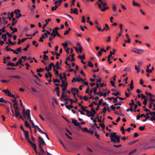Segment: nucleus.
<instances>
[{
    "label": "nucleus",
    "instance_id": "nucleus-45",
    "mask_svg": "<svg viewBox=\"0 0 155 155\" xmlns=\"http://www.w3.org/2000/svg\"><path fill=\"white\" fill-rule=\"evenodd\" d=\"M145 127V125H144L143 127H139V129L141 131H143L144 130Z\"/></svg>",
    "mask_w": 155,
    "mask_h": 155
},
{
    "label": "nucleus",
    "instance_id": "nucleus-37",
    "mask_svg": "<svg viewBox=\"0 0 155 155\" xmlns=\"http://www.w3.org/2000/svg\"><path fill=\"white\" fill-rule=\"evenodd\" d=\"M11 78H17L18 79H20L21 78L20 77L17 76H12L11 77Z\"/></svg>",
    "mask_w": 155,
    "mask_h": 155
},
{
    "label": "nucleus",
    "instance_id": "nucleus-3",
    "mask_svg": "<svg viewBox=\"0 0 155 155\" xmlns=\"http://www.w3.org/2000/svg\"><path fill=\"white\" fill-rule=\"evenodd\" d=\"M131 51L133 52L140 54H142L143 53L144 50L141 49H138L137 48L132 49Z\"/></svg>",
    "mask_w": 155,
    "mask_h": 155
},
{
    "label": "nucleus",
    "instance_id": "nucleus-54",
    "mask_svg": "<svg viewBox=\"0 0 155 155\" xmlns=\"http://www.w3.org/2000/svg\"><path fill=\"white\" fill-rule=\"evenodd\" d=\"M84 81L83 79L82 78H77V81L78 82H80L81 81L82 82H83Z\"/></svg>",
    "mask_w": 155,
    "mask_h": 155
},
{
    "label": "nucleus",
    "instance_id": "nucleus-57",
    "mask_svg": "<svg viewBox=\"0 0 155 155\" xmlns=\"http://www.w3.org/2000/svg\"><path fill=\"white\" fill-rule=\"evenodd\" d=\"M43 58L44 59H46V60H48V56L45 54H44L43 55Z\"/></svg>",
    "mask_w": 155,
    "mask_h": 155
},
{
    "label": "nucleus",
    "instance_id": "nucleus-39",
    "mask_svg": "<svg viewBox=\"0 0 155 155\" xmlns=\"http://www.w3.org/2000/svg\"><path fill=\"white\" fill-rule=\"evenodd\" d=\"M30 45L29 44H28L27 45V47L25 48L24 49H23L22 50H24L25 51H26L27 50L28 48L30 46Z\"/></svg>",
    "mask_w": 155,
    "mask_h": 155
},
{
    "label": "nucleus",
    "instance_id": "nucleus-46",
    "mask_svg": "<svg viewBox=\"0 0 155 155\" xmlns=\"http://www.w3.org/2000/svg\"><path fill=\"white\" fill-rule=\"evenodd\" d=\"M75 60V59L74 58H72L71 59L70 57L68 56V61H70L71 62H73Z\"/></svg>",
    "mask_w": 155,
    "mask_h": 155
},
{
    "label": "nucleus",
    "instance_id": "nucleus-16",
    "mask_svg": "<svg viewBox=\"0 0 155 155\" xmlns=\"http://www.w3.org/2000/svg\"><path fill=\"white\" fill-rule=\"evenodd\" d=\"M51 20V19L50 18H48L47 20H45V21L46 22V24H44L42 28L43 29H44L46 27L47 25L48 24V22L49 21H50Z\"/></svg>",
    "mask_w": 155,
    "mask_h": 155
},
{
    "label": "nucleus",
    "instance_id": "nucleus-36",
    "mask_svg": "<svg viewBox=\"0 0 155 155\" xmlns=\"http://www.w3.org/2000/svg\"><path fill=\"white\" fill-rule=\"evenodd\" d=\"M62 1V0H59L56 1L55 2L54 4H57L58 3H59V4H60Z\"/></svg>",
    "mask_w": 155,
    "mask_h": 155
},
{
    "label": "nucleus",
    "instance_id": "nucleus-47",
    "mask_svg": "<svg viewBox=\"0 0 155 155\" xmlns=\"http://www.w3.org/2000/svg\"><path fill=\"white\" fill-rule=\"evenodd\" d=\"M136 150H137V149H135L131 151V152H129V155H130L132 153L135 152L136 151Z\"/></svg>",
    "mask_w": 155,
    "mask_h": 155
},
{
    "label": "nucleus",
    "instance_id": "nucleus-7",
    "mask_svg": "<svg viewBox=\"0 0 155 155\" xmlns=\"http://www.w3.org/2000/svg\"><path fill=\"white\" fill-rule=\"evenodd\" d=\"M67 86H66L63 87V88L62 89V93L61 98L60 99H61L62 98H63L64 97H66V96L65 95V91L66 90Z\"/></svg>",
    "mask_w": 155,
    "mask_h": 155
},
{
    "label": "nucleus",
    "instance_id": "nucleus-11",
    "mask_svg": "<svg viewBox=\"0 0 155 155\" xmlns=\"http://www.w3.org/2000/svg\"><path fill=\"white\" fill-rule=\"evenodd\" d=\"M2 91L8 96H11L12 94L11 92L8 90H2Z\"/></svg>",
    "mask_w": 155,
    "mask_h": 155
},
{
    "label": "nucleus",
    "instance_id": "nucleus-34",
    "mask_svg": "<svg viewBox=\"0 0 155 155\" xmlns=\"http://www.w3.org/2000/svg\"><path fill=\"white\" fill-rule=\"evenodd\" d=\"M20 11L18 9L15 10L14 11V13L17 15H18V13H20Z\"/></svg>",
    "mask_w": 155,
    "mask_h": 155
},
{
    "label": "nucleus",
    "instance_id": "nucleus-48",
    "mask_svg": "<svg viewBox=\"0 0 155 155\" xmlns=\"http://www.w3.org/2000/svg\"><path fill=\"white\" fill-rule=\"evenodd\" d=\"M110 108L111 110H114L115 109V107L113 105H112L110 107Z\"/></svg>",
    "mask_w": 155,
    "mask_h": 155
},
{
    "label": "nucleus",
    "instance_id": "nucleus-64",
    "mask_svg": "<svg viewBox=\"0 0 155 155\" xmlns=\"http://www.w3.org/2000/svg\"><path fill=\"white\" fill-rule=\"evenodd\" d=\"M102 54V52L101 50H100L98 51L97 56H101Z\"/></svg>",
    "mask_w": 155,
    "mask_h": 155
},
{
    "label": "nucleus",
    "instance_id": "nucleus-56",
    "mask_svg": "<svg viewBox=\"0 0 155 155\" xmlns=\"http://www.w3.org/2000/svg\"><path fill=\"white\" fill-rule=\"evenodd\" d=\"M150 120L151 121L155 120V117L154 115H153L150 118Z\"/></svg>",
    "mask_w": 155,
    "mask_h": 155
},
{
    "label": "nucleus",
    "instance_id": "nucleus-26",
    "mask_svg": "<svg viewBox=\"0 0 155 155\" xmlns=\"http://www.w3.org/2000/svg\"><path fill=\"white\" fill-rule=\"evenodd\" d=\"M15 117L16 118H18V117L20 114L19 111H15Z\"/></svg>",
    "mask_w": 155,
    "mask_h": 155
},
{
    "label": "nucleus",
    "instance_id": "nucleus-62",
    "mask_svg": "<svg viewBox=\"0 0 155 155\" xmlns=\"http://www.w3.org/2000/svg\"><path fill=\"white\" fill-rule=\"evenodd\" d=\"M10 59V57L8 56H7V57H4V58H3V60H6V59H7V60H9Z\"/></svg>",
    "mask_w": 155,
    "mask_h": 155
},
{
    "label": "nucleus",
    "instance_id": "nucleus-49",
    "mask_svg": "<svg viewBox=\"0 0 155 155\" xmlns=\"http://www.w3.org/2000/svg\"><path fill=\"white\" fill-rule=\"evenodd\" d=\"M112 94L114 95H115V96H117L118 95H120V94L119 92H117L116 93H112Z\"/></svg>",
    "mask_w": 155,
    "mask_h": 155
},
{
    "label": "nucleus",
    "instance_id": "nucleus-21",
    "mask_svg": "<svg viewBox=\"0 0 155 155\" xmlns=\"http://www.w3.org/2000/svg\"><path fill=\"white\" fill-rule=\"evenodd\" d=\"M53 66H54V64L53 63H51L49 65L48 68L47 69H48L49 71V70H51L52 68V67Z\"/></svg>",
    "mask_w": 155,
    "mask_h": 155
},
{
    "label": "nucleus",
    "instance_id": "nucleus-44",
    "mask_svg": "<svg viewBox=\"0 0 155 155\" xmlns=\"http://www.w3.org/2000/svg\"><path fill=\"white\" fill-rule=\"evenodd\" d=\"M87 149L88 151V152L90 153H92L93 152V151L90 148L88 147H87Z\"/></svg>",
    "mask_w": 155,
    "mask_h": 155
},
{
    "label": "nucleus",
    "instance_id": "nucleus-17",
    "mask_svg": "<svg viewBox=\"0 0 155 155\" xmlns=\"http://www.w3.org/2000/svg\"><path fill=\"white\" fill-rule=\"evenodd\" d=\"M65 81L64 80H62V84H60V86L61 87H64L67 86L68 83L66 82V83H65Z\"/></svg>",
    "mask_w": 155,
    "mask_h": 155
},
{
    "label": "nucleus",
    "instance_id": "nucleus-40",
    "mask_svg": "<svg viewBox=\"0 0 155 155\" xmlns=\"http://www.w3.org/2000/svg\"><path fill=\"white\" fill-rule=\"evenodd\" d=\"M110 83L111 84L112 86L113 87H114L115 88H116V86L114 84L115 82L112 81H110Z\"/></svg>",
    "mask_w": 155,
    "mask_h": 155
},
{
    "label": "nucleus",
    "instance_id": "nucleus-12",
    "mask_svg": "<svg viewBox=\"0 0 155 155\" xmlns=\"http://www.w3.org/2000/svg\"><path fill=\"white\" fill-rule=\"evenodd\" d=\"M28 142L31 144V147L34 150H35V149L37 148V146L36 144L32 142L30 140Z\"/></svg>",
    "mask_w": 155,
    "mask_h": 155
},
{
    "label": "nucleus",
    "instance_id": "nucleus-59",
    "mask_svg": "<svg viewBox=\"0 0 155 155\" xmlns=\"http://www.w3.org/2000/svg\"><path fill=\"white\" fill-rule=\"evenodd\" d=\"M131 103H130L129 104V105H134V102L133 101V99H132L131 100Z\"/></svg>",
    "mask_w": 155,
    "mask_h": 155
},
{
    "label": "nucleus",
    "instance_id": "nucleus-1",
    "mask_svg": "<svg viewBox=\"0 0 155 155\" xmlns=\"http://www.w3.org/2000/svg\"><path fill=\"white\" fill-rule=\"evenodd\" d=\"M110 137L111 141L114 143H119L120 142L119 137L116 135V133L115 132L110 133Z\"/></svg>",
    "mask_w": 155,
    "mask_h": 155
},
{
    "label": "nucleus",
    "instance_id": "nucleus-24",
    "mask_svg": "<svg viewBox=\"0 0 155 155\" xmlns=\"http://www.w3.org/2000/svg\"><path fill=\"white\" fill-rule=\"evenodd\" d=\"M15 63H8L6 64V66H15Z\"/></svg>",
    "mask_w": 155,
    "mask_h": 155
},
{
    "label": "nucleus",
    "instance_id": "nucleus-10",
    "mask_svg": "<svg viewBox=\"0 0 155 155\" xmlns=\"http://www.w3.org/2000/svg\"><path fill=\"white\" fill-rule=\"evenodd\" d=\"M97 3L98 5V8L103 12L105 11L106 9H109V7H105L104 8H102L101 5L98 2H97Z\"/></svg>",
    "mask_w": 155,
    "mask_h": 155
},
{
    "label": "nucleus",
    "instance_id": "nucleus-23",
    "mask_svg": "<svg viewBox=\"0 0 155 155\" xmlns=\"http://www.w3.org/2000/svg\"><path fill=\"white\" fill-rule=\"evenodd\" d=\"M87 65L91 68H93L94 66L93 64L90 61L88 62Z\"/></svg>",
    "mask_w": 155,
    "mask_h": 155
},
{
    "label": "nucleus",
    "instance_id": "nucleus-58",
    "mask_svg": "<svg viewBox=\"0 0 155 155\" xmlns=\"http://www.w3.org/2000/svg\"><path fill=\"white\" fill-rule=\"evenodd\" d=\"M99 125L103 128L104 129L105 128V126L104 124L100 123Z\"/></svg>",
    "mask_w": 155,
    "mask_h": 155
},
{
    "label": "nucleus",
    "instance_id": "nucleus-63",
    "mask_svg": "<svg viewBox=\"0 0 155 155\" xmlns=\"http://www.w3.org/2000/svg\"><path fill=\"white\" fill-rule=\"evenodd\" d=\"M22 16V15L20 14V13H19L18 14V15L16 16L15 17V18H19L20 17H21Z\"/></svg>",
    "mask_w": 155,
    "mask_h": 155
},
{
    "label": "nucleus",
    "instance_id": "nucleus-5",
    "mask_svg": "<svg viewBox=\"0 0 155 155\" xmlns=\"http://www.w3.org/2000/svg\"><path fill=\"white\" fill-rule=\"evenodd\" d=\"M79 91V90L77 88H73L71 89V92L74 96L76 93H77V94H78Z\"/></svg>",
    "mask_w": 155,
    "mask_h": 155
},
{
    "label": "nucleus",
    "instance_id": "nucleus-52",
    "mask_svg": "<svg viewBox=\"0 0 155 155\" xmlns=\"http://www.w3.org/2000/svg\"><path fill=\"white\" fill-rule=\"evenodd\" d=\"M87 108V107L85 106H81V109L84 112H85V110H86V109Z\"/></svg>",
    "mask_w": 155,
    "mask_h": 155
},
{
    "label": "nucleus",
    "instance_id": "nucleus-9",
    "mask_svg": "<svg viewBox=\"0 0 155 155\" xmlns=\"http://www.w3.org/2000/svg\"><path fill=\"white\" fill-rule=\"evenodd\" d=\"M72 123L74 125L77 127H81V126L80 125L79 123L78 122L77 120H76L72 119Z\"/></svg>",
    "mask_w": 155,
    "mask_h": 155
},
{
    "label": "nucleus",
    "instance_id": "nucleus-25",
    "mask_svg": "<svg viewBox=\"0 0 155 155\" xmlns=\"http://www.w3.org/2000/svg\"><path fill=\"white\" fill-rule=\"evenodd\" d=\"M85 112H86L87 113V116L88 117H90V114H91V112H90V111H89L88 110H85Z\"/></svg>",
    "mask_w": 155,
    "mask_h": 155
},
{
    "label": "nucleus",
    "instance_id": "nucleus-29",
    "mask_svg": "<svg viewBox=\"0 0 155 155\" xmlns=\"http://www.w3.org/2000/svg\"><path fill=\"white\" fill-rule=\"evenodd\" d=\"M64 100L65 101H66V103H65V104L61 103V105L62 107L64 105H65L66 104H68V98H65V99H64Z\"/></svg>",
    "mask_w": 155,
    "mask_h": 155
},
{
    "label": "nucleus",
    "instance_id": "nucleus-8",
    "mask_svg": "<svg viewBox=\"0 0 155 155\" xmlns=\"http://www.w3.org/2000/svg\"><path fill=\"white\" fill-rule=\"evenodd\" d=\"M24 133V135L25 139L28 142L30 140V138L29 137V132L28 131H23Z\"/></svg>",
    "mask_w": 155,
    "mask_h": 155
},
{
    "label": "nucleus",
    "instance_id": "nucleus-43",
    "mask_svg": "<svg viewBox=\"0 0 155 155\" xmlns=\"http://www.w3.org/2000/svg\"><path fill=\"white\" fill-rule=\"evenodd\" d=\"M133 110L132 106H130V108H128L126 110V111L127 112H129L130 111H132Z\"/></svg>",
    "mask_w": 155,
    "mask_h": 155
},
{
    "label": "nucleus",
    "instance_id": "nucleus-22",
    "mask_svg": "<svg viewBox=\"0 0 155 155\" xmlns=\"http://www.w3.org/2000/svg\"><path fill=\"white\" fill-rule=\"evenodd\" d=\"M31 72L33 74H34V75H33V76H34L35 78L38 81H40L37 75H35L34 72L32 70H31Z\"/></svg>",
    "mask_w": 155,
    "mask_h": 155
},
{
    "label": "nucleus",
    "instance_id": "nucleus-51",
    "mask_svg": "<svg viewBox=\"0 0 155 155\" xmlns=\"http://www.w3.org/2000/svg\"><path fill=\"white\" fill-rule=\"evenodd\" d=\"M147 99H144L143 101V104L145 105H146L147 103Z\"/></svg>",
    "mask_w": 155,
    "mask_h": 155
},
{
    "label": "nucleus",
    "instance_id": "nucleus-41",
    "mask_svg": "<svg viewBox=\"0 0 155 155\" xmlns=\"http://www.w3.org/2000/svg\"><path fill=\"white\" fill-rule=\"evenodd\" d=\"M100 4L101 5H103V7L104 8L105 7V6L107 5V4L106 2H101V3Z\"/></svg>",
    "mask_w": 155,
    "mask_h": 155
},
{
    "label": "nucleus",
    "instance_id": "nucleus-14",
    "mask_svg": "<svg viewBox=\"0 0 155 155\" xmlns=\"http://www.w3.org/2000/svg\"><path fill=\"white\" fill-rule=\"evenodd\" d=\"M113 52H112V51H110V54L107 57V61H109L110 60V58L112 56V54H115V52L116 51V50L115 49H113Z\"/></svg>",
    "mask_w": 155,
    "mask_h": 155
},
{
    "label": "nucleus",
    "instance_id": "nucleus-4",
    "mask_svg": "<svg viewBox=\"0 0 155 155\" xmlns=\"http://www.w3.org/2000/svg\"><path fill=\"white\" fill-rule=\"evenodd\" d=\"M64 43H62L61 45L63 46L64 48L65 51L68 54V40H66L64 41Z\"/></svg>",
    "mask_w": 155,
    "mask_h": 155
},
{
    "label": "nucleus",
    "instance_id": "nucleus-13",
    "mask_svg": "<svg viewBox=\"0 0 155 155\" xmlns=\"http://www.w3.org/2000/svg\"><path fill=\"white\" fill-rule=\"evenodd\" d=\"M30 110L28 109H27L26 111V112H25V110L23 109V113L24 115H26L28 116V115H30Z\"/></svg>",
    "mask_w": 155,
    "mask_h": 155
},
{
    "label": "nucleus",
    "instance_id": "nucleus-42",
    "mask_svg": "<svg viewBox=\"0 0 155 155\" xmlns=\"http://www.w3.org/2000/svg\"><path fill=\"white\" fill-rule=\"evenodd\" d=\"M2 19L3 21L5 22V24H7L8 23V21L6 20L5 19L6 18L5 17H2Z\"/></svg>",
    "mask_w": 155,
    "mask_h": 155
},
{
    "label": "nucleus",
    "instance_id": "nucleus-2",
    "mask_svg": "<svg viewBox=\"0 0 155 155\" xmlns=\"http://www.w3.org/2000/svg\"><path fill=\"white\" fill-rule=\"evenodd\" d=\"M56 35L59 37H61V36L59 34L58 31L53 30L52 33L51 34V36H53V38H50L49 39V41L51 42L52 41V39L54 38Z\"/></svg>",
    "mask_w": 155,
    "mask_h": 155
},
{
    "label": "nucleus",
    "instance_id": "nucleus-55",
    "mask_svg": "<svg viewBox=\"0 0 155 155\" xmlns=\"http://www.w3.org/2000/svg\"><path fill=\"white\" fill-rule=\"evenodd\" d=\"M135 69L137 70V72L139 73L140 72V70L139 68H137V66L136 65H135Z\"/></svg>",
    "mask_w": 155,
    "mask_h": 155
},
{
    "label": "nucleus",
    "instance_id": "nucleus-33",
    "mask_svg": "<svg viewBox=\"0 0 155 155\" xmlns=\"http://www.w3.org/2000/svg\"><path fill=\"white\" fill-rule=\"evenodd\" d=\"M133 5H137L138 6H139V7L140 6V5L139 4H138V3H137L135 2L134 1H133Z\"/></svg>",
    "mask_w": 155,
    "mask_h": 155
},
{
    "label": "nucleus",
    "instance_id": "nucleus-28",
    "mask_svg": "<svg viewBox=\"0 0 155 155\" xmlns=\"http://www.w3.org/2000/svg\"><path fill=\"white\" fill-rule=\"evenodd\" d=\"M96 113V110H95L94 111L92 112L90 114V117H94V116L95 114Z\"/></svg>",
    "mask_w": 155,
    "mask_h": 155
},
{
    "label": "nucleus",
    "instance_id": "nucleus-15",
    "mask_svg": "<svg viewBox=\"0 0 155 155\" xmlns=\"http://www.w3.org/2000/svg\"><path fill=\"white\" fill-rule=\"evenodd\" d=\"M25 127H28L30 128L31 131V133H32V131H31V126H30V125L28 123V122L27 121V120H26L25 121Z\"/></svg>",
    "mask_w": 155,
    "mask_h": 155
},
{
    "label": "nucleus",
    "instance_id": "nucleus-53",
    "mask_svg": "<svg viewBox=\"0 0 155 155\" xmlns=\"http://www.w3.org/2000/svg\"><path fill=\"white\" fill-rule=\"evenodd\" d=\"M32 8H31L30 9L31 11V12H33L35 8V5H33L32 6Z\"/></svg>",
    "mask_w": 155,
    "mask_h": 155
},
{
    "label": "nucleus",
    "instance_id": "nucleus-30",
    "mask_svg": "<svg viewBox=\"0 0 155 155\" xmlns=\"http://www.w3.org/2000/svg\"><path fill=\"white\" fill-rule=\"evenodd\" d=\"M53 81L54 83H56L57 82L59 83L60 82V81L59 79H54L53 78Z\"/></svg>",
    "mask_w": 155,
    "mask_h": 155
},
{
    "label": "nucleus",
    "instance_id": "nucleus-50",
    "mask_svg": "<svg viewBox=\"0 0 155 155\" xmlns=\"http://www.w3.org/2000/svg\"><path fill=\"white\" fill-rule=\"evenodd\" d=\"M138 140H136L134 141L133 142H130L128 144L129 145H131L133 144V143H135Z\"/></svg>",
    "mask_w": 155,
    "mask_h": 155
},
{
    "label": "nucleus",
    "instance_id": "nucleus-27",
    "mask_svg": "<svg viewBox=\"0 0 155 155\" xmlns=\"http://www.w3.org/2000/svg\"><path fill=\"white\" fill-rule=\"evenodd\" d=\"M44 71V69H42L40 68L39 69H37L36 71L37 72H41L43 71Z\"/></svg>",
    "mask_w": 155,
    "mask_h": 155
},
{
    "label": "nucleus",
    "instance_id": "nucleus-20",
    "mask_svg": "<svg viewBox=\"0 0 155 155\" xmlns=\"http://www.w3.org/2000/svg\"><path fill=\"white\" fill-rule=\"evenodd\" d=\"M78 58H80L81 60L84 59L85 58V56L84 54H83L82 56L79 55L78 56Z\"/></svg>",
    "mask_w": 155,
    "mask_h": 155
},
{
    "label": "nucleus",
    "instance_id": "nucleus-18",
    "mask_svg": "<svg viewBox=\"0 0 155 155\" xmlns=\"http://www.w3.org/2000/svg\"><path fill=\"white\" fill-rule=\"evenodd\" d=\"M45 69L46 70V71H48V74L49 75V77L51 79L52 76L51 73V72L49 71V70L48 69H47V67H45Z\"/></svg>",
    "mask_w": 155,
    "mask_h": 155
},
{
    "label": "nucleus",
    "instance_id": "nucleus-19",
    "mask_svg": "<svg viewBox=\"0 0 155 155\" xmlns=\"http://www.w3.org/2000/svg\"><path fill=\"white\" fill-rule=\"evenodd\" d=\"M154 68L153 66H152V69H147L146 71L147 73H150L152 71L154 70Z\"/></svg>",
    "mask_w": 155,
    "mask_h": 155
},
{
    "label": "nucleus",
    "instance_id": "nucleus-60",
    "mask_svg": "<svg viewBox=\"0 0 155 155\" xmlns=\"http://www.w3.org/2000/svg\"><path fill=\"white\" fill-rule=\"evenodd\" d=\"M83 130L84 131H86V132H88V133H89V130H88L87 129V127H84V128H83Z\"/></svg>",
    "mask_w": 155,
    "mask_h": 155
},
{
    "label": "nucleus",
    "instance_id": "nucleus-38",
    "mask_svg": "<svg viewBox=\"0 0 155 155\" xmlns=\"http://www.w3.org/2000/svg\"><path fill=\"white\" fill-rule=\"evenodd\" d=\"M73 13L78 14V10L76 8H75L74 9V11L73 12Z\"/></svg>",
    "mask_w": 155,
    "mask_h": 155
},
{
    "label": "nucleus",
    "instance_id": "nucleus-6",
    "mask_svg": "<svg viewBox=\"0 0 155 155\" xmlns=\"http://www.w3.org/2000/svg\"><path fill=\"white\" fill-rule=\"evenodd\" d=\"M38 139L39 144H42L44 145H46V143L43 139L41 136L38 137Z\"/></svg>",
    "mask_w": 155,
    "mask_h": 155
},
{
    "label": "nucleus",
    "instance_id": "nucleus-35",
    "mask_svg": "<svg viewBox=\"0 0 155 155\" xmlns=\"http://www.w3.org/2000/svg\"><path fill=\"white\" fill-rule=\"evenodd\" d=\"M38 131L42 134H45V132L42 130L40 128H38Z\"/></svg>",
    "mask_w": 155,
    "mask_h": 155
},
{
    "label": "nucleus",
    "instance_id": "nucleus-61",
    "mask_svg": "<svg viewBox=\"0 0 155 155\" xmlns=\"http://www.w3.org/2000/svg\"><path fill=\"white\" fill-rule=\"evenodd\" d=\"M31 90H32V91H33L34 92H37V91H36V89L34 87H31Z\"/></svg>",
    "mask_w": 155,
    "mask_h": 155
},
{
    "label": "nucleus",
    "instance_id": "nucleus-32",
    "mask_svg": "<svg viewBox=\"0 0 155 155\" xmlns=\"http://www.w3.org/2000/svg\"><path fill=\"white\" fill-rule=\"evenodd\" d=\"M96 87L93 88V90H95V91H97V89L99 87V85L98 83H96Z\"/></svg>",
    "mask_w": 155,
    "mask_h": 155
},
{
    "label": "nucleus",
    "instance_id": "nucleus-31",
    "mask_svg": "<svg viewBox=\"0 0 155 155\" xmlns=\"http://www.w3.org/2000/svg\"><path fill=\"white\" fill-rule=\"evenodd\" d=\"M32 44L35 45L36 47H37L38 46V44L37 43L36 41H32Z\"/></svg>",
    "mask_w": 155,
    "mask_h": 155
}]
</instances>
